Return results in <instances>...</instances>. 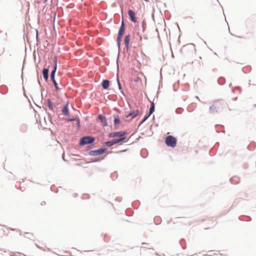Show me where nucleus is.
<instances>
[{
  "instance_id": "1",
  "label": "nucleus",
  "mask_w": 256,
  "mask_h": 256,
  "mask_svg": "<svg viewBox=\"0 0 256 256\" xmlns=\"http://www.w3.org/2000/svg\"><path fill=\"white\" fill-rule=\"evenodd\" d=\"M165 142L168 146L174 148L176 145L177 140L172 136H169L166 138Z\"/></svg>"
},
{
  "instance_id": "2",
  "label": "nucleus",
  "mask_w": 256,
  "mask_h": 256,
  "mask_svg": "<svg viewBox=\"0 0 256 256\" xmlns=\"http://www.w3.org/2000/svg\"><path fill=\"white\" fill-rule=\"evenodd\" d=\"M94 140V138L90 136H84L80 139V145H85L90 144L93 142Z\"/></svg>"
},
{
  "instance_id": "3",
  "label": "nucleus",
  "mask_w": 256,
  "mask_h": 256,
  "mask_svg": "<svg viewBox=\"0 0 256 256\" xmlns=\"http://www.w3.org/2000/svg\"><path fill=\"white\" fill-rule=\"evenodd\" d=\"M57 68V64H56V59L55 58L54 60V69L52 71V72L51 74H50V78L52 80V82H54V74Z\"/></svg>"
},
{
  "instance_id": "4",
  "label": "nucleus",
  "mask_w": 256,
  "mask_h": 256,
  "mask_svg": "<svg viewBox=\"0 0 256 256\" xmlns=\"http://www.w3.org/2000/svg\"><path fill=\"white\" fill-rule=\"evenodd\" d=\"M128 14L131 20L134 22H137V20L136 17L135 16L136 14L132 10H130L128 11Z\"/></svg>"
},
{
  "instance_id": "5",
  "label": "nucleus",
  "mask_w": 256,
  "mask_h": 256,
  "mask_svg": "<svg viewBox=\"0 0 256 256\" xmlns=\"http://www.w3.org/2000/svg\"><path fill=\"white\" fill-rule=\"evenodd\" d=\"M123 140V138H116V139H114L112 140V141H110V142H106V145L108 146H112V145H113L114 144H116V143H118L121 141Z\"/></svg>"
},
{
  "instance_id": "6",
  "label": "nucleus",
  "mask_w": 256,
  "mask_h": 256,
  "mask_svg": "<svg viewBox=\"0 0 256 256\" xmlns=\"http://www.w3.org/2000/svg\"><path fill=\"white\" fill-rule=\"evenodd\" d=\"M138 114H139V111L138 110H134V111L132 112H130V114H128L126 116V117L127 118H128L129 117H131L132 119V118H136L138 116Z\"/></svg>"
},
{
  "instance_id": "7",
  "label": "nucleus",
  "mask_w": 256,
  "mask_h": 256,
  "mask_svg": "<svg viewBox=\"0 0 256 256\" xmlns=\"http://www.w3.org/2000/svg\"><path fill=\"white\" fill-rule=\"evenodd\" d=\"M124 133L122 132H114L111 134V136L112 137H120V138H123V140H124Z\"/></svg>"
},
{
  "instance_id": "8",
  "label": "nucleus",
  "mask_w": 256,
  "mask_h": 256,
  "mask_svg": "<svg viewBox=\"0 0 256 256\" xmlns=\"http://www.w3.org/2000/svg\"><path fill=\"white\" fill-rule=\"evenodd\" d=\"M98 118L100 121V122L103 126H107L106 119L104 116L101 114L98 116Z\"/></svg>"
},
{
  "instance_id": "9",
  "label": "nucleus",
  "mask_w": 256,
  "mask_h": 256,
  "mask_svg": "<svg viewBox=\"0 0 256 256\" xmlns=\"http://www.w3.org/2000/svg\"><path fill=\"white\" fill-rule=\"evenodd\" d=\"M68 102H67L62 110V112L63 114L65 116H68L69 114L68 110Z\"/></svg>"
},
{
  "instance_id": "10",
  "label": "nucleus",
  "mask_w": 256,
  "mask_h": 256,
  "mask_svg": "<svg viewBox=\"0 0 256 256\" xmlns=\"http://www.w3.org/2000/svg\"><path fill=\"white\" fill-rule=\"evenodd\" d=\"M130 41V36L127 35L124 37V44L126 48H128Z\"/></svg>"
},
{
  "instance_id": "11",
  "label": "nucleus",
  "mask_w": 256,
  "mask_h": 256,
  "mask_svg": "<svg viewBox=\"0 0 256 256\" xmlns=\"http://www.w3.org/2000/svg\"><path fill=\"white\" fill-rule=\"evenodd\" d=\"M42 74L44 78L46 80L48 78V70L44 68L42 70Z\"/></svg>"
},
{
  "instance_id": "12",
  "label": "nucleus",
  "mask_w": 256,
  "mask_h": 256,
  "mask_svg": "<svg viewBox=\"0 0 256 256\" xmlns=\"http://www.w3.org/2000/svg\"><path fill=\"white\" fill-rule=\"evenodd\" d=\"M124 22H122V25H121L120 28L118 31V35L122 36L124 32Z\"/></svg>"
},
{
  "instance_id": "13",
  "label": "nucleus",
  "mask_w": 256,
  "mask_h": 256,
  "mask_svg": "<svg viewBox=\"0 0 256 256\" xmlns=\"http://www.w3.org/2000/svg\"><path fill=\"white\" fill-rule=\"evenodd\" d=\"M110 86V82L108 80H104L102 82V86L104 89H106Z\"/></svg>"
},
{
  "instance_id": "14",
  "label": "nucleus",
  "mask_w": 256,
  "mask_h": 256,
  "mask_svg": "<svg viewBox=\"0 0 256 256\" xmlns=\"http://www.w3.org/2000/svg\"><path fill=\"white\" fill-rule=\"evenodd\" d=\"M95 155H100L105 152V150L103 148L99 149L93 152Z\"/></svg>"
},
{
  "instance_id": "15",
  "label": "nucleus",
  "mask_w": 256,
  "mask_h": 256,
  "mask_svg": "<svg viewBox=\"0 0 256 256\" xmlns=\"http://www.w3.org/2000/svg\"><path fill=\"white\" fill-rule=\"evenodd\" d=\"M154 110V104L153 102L151 103L150 108V115L152 114Z\"/></svg>"
},
{
  "instance_id": "16",
  "label": "nucleus",
  "mask_w": 256,
  "mask_h": 256,
  "mask_svg": "<svg viewBox=\"0 0 256 256\" xmlns=\"http://www.w3.org/2000/svg\"><path fill=\"white\" fill-rule=\"evenodd\" d=\"M120 122V120H119V118H118V116H115L114 117V125H116L118 124H119Z\"/></svg>"
},
{
  "instance_id": "17",
  "label": "nucleus",
  "mask_w": 256,
  "mask_h": 256,
  "mask_svg": "<svg viewBox=\"0 0 256 256\" xmlns=\"http://www.w3.org/2000/svg\"><path fill=\"white\" fill-rule=\"evenodd\" d=\"M53 82V83L54 84L56 90V91H58V84L56 83V80H54V82Z\"/></svg>"
},
{
  "instance_id": "18",
  "label": "nucleus",
  "mask_w": 256,
  "mask_h": 256,
  "mask_svg": "<svg viewBox=\"0 0 256 256\" xmlns=\"http://www.w3.org/2000/svg\"><path fill=\"white\" fill-rule=\"evenodd\" d=\"M48 107L50 110H52L53 105L50 100H48Z\"/></svg>"
},
{
  "instance_id": "19",
  "label": "nucleus",
  "mask_w": 256,
  "mask_h": 256,
  "mask_svg": "<svg viewBox=\"0 0 256 256\" xmlns=\"http://www.w3.org/2000/svg\"><path fill=\"white\" fill-rule=\"evenodd\" d=\"M122 36H118V38H117V42L119 44V43L120 42V40H121V38H122Z\"/></svg>"
},
{
  "instance_id": "20",
  "label": "nucleus",
  "mask_w": 256,
  "mask_h": 256,
  "mask_svg": "<svg viewBox=\"0 0 256 256\" xmlns=\"http://www.w3.org/2000/svg\"><path fill=\"white\" fill-rule=\"evenodd\" d=\"M140 80V78H137L136 79L134 80V81L136 82H138Z\"/></svg>"
},
{
  "instance_id": "21",
  "label": "nucleus",
  "mask_w": 256,
  "mask_h": 256,
  "mask_svg": "<svg viewBox=\"0 0 256 256\" xmlns=\"http://www.w3.org/2000/svg\"><path fill=\"white\" fill-rule=\"evenodd\" d=\"M147 118H148V116L145 117V118L144 119V120H142V122H144V121H145Z\"/></svg>"
},
{
  "instance_id": "22",
  "label": "nucleus",
  "mask_w": 256,
  "mask_h": 256,
  "mask_svg": "<svg viewBox=\"0 0 256 256\" xmlns=\"http://www.w3.org/2000/svg\"><path fill=\"white\" fill-rule=\"evenodd\" d=\"M150 116V114H149V115H148V117H149V116Z\"/></svg>"
},
{
  "instance_id": "23",
  "label": "nucleus",
  "mask_w": 256,
  "mask_h": 256,
  "mask_svg": "<svg viewBox=\"0 0 256 256\" xmlns=\"http://www.w3.org/2000/svg\"><path fill=\"white\" fill-rule=\"evenodd\" d=\"M150 116V114H149V115H148V117H149V116Z\"/></svg>"
}]
</instances>
